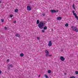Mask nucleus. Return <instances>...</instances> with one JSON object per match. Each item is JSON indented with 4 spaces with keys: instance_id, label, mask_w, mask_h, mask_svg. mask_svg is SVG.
<instances>
[{
    "instance_id": "13",
    "label": "nucleus",
    "mask_w": 78,
    "mask_h": 78,
    "mask_svg": "<svg viewBox=\"0 0 78 78\" xmlns=\"http://www.w3.org/2000/svg\"><path fill=\"white\" fill-rule=\"evenodd\" d=\"M39 20H37V24H39Z\"/></svg>"
},
{
    "instance_id": "5",
    "label": "nucleus",
    "mask_w": 78,
    "mask_h": 78,
    "mask_svg": "<svg viewBox=\"0 0 78 78\" xmlns=\"http://www.w3.org/2000/svg\"><path fill=\"white\" fill-rule=\"evenodd\" d=\"M50 11L51 12V13H54L56 12V11L55 9L51 10Z\"/></svg>"
},
{
    "instance_id": "34",
    "label": "nucleus",
    "mask_w": 78,
    "mask_h": 78,
    "mask_svg": "<svg viewBox=\"0 0 78 78\" xmlns=\"http://www.w3.org/2000/svg\"><path fill=\"white\" fill-rule=\"evenodd\" d=\"M52 56V55H49V57L51 56Z\"/></svg>"
},
{
    "instance_id": "33",
    "label": "nucleus",
    "mask_w": 78,
    "mask_h": 78,
    "mask_svg": "<svg viewBox=\"0 0 78 78\" xmlns=\"http://www.w3.org/2000/svg\"><path fill=\"white\" fill-rule=\"evenodd\" d=\"M56 12H58V11H59V10H56Z\"/></svg>"
},
{
    "instance_id": "38",
    "label": "nucleus",
    "mask_w": 78,
    "mask_h": 78,
    "mask_svg": "<svg viewBox=\"0 0 78 78\" xmlns=\"http://www.w3.org/2000/svg\"><path fill=\"white\" fill-rule=\"evenodd\" d=\"M0 3H2V1H0Z\"/></svg>"
},
{
    "instance_id": "1",
    "label": "nucleus",
    "mask_w": 78,
    "mask_h": 78,
    "mask_svg": "<svg viewBox=\"0 0 78 78\" xmlns=\"http://www.w3.org/2000/svg\"><path fill=\"white\" fill-rule=\"evenodd\" d=\"M47 22L45 21H42L40 22L38 25V27L40 29H43L44 27H43L44 26V25Z\"/></svg>"
},
{
    "instance_id": "18",
    "label": "nucleus",
    "mask_w": 78,
    "mask_h": 78,
    "mask_svg": "<svg viewBox=\"0 0 78 78\" xmlns=\"http://www.w3.org/2000/svg\"><path fill=\"white\" fill-rule=\"evenodd\" d=\"M44 76L46 78H48V76H47V75L45 74L44 75Z\"/></svg>"
},
{
    "instance_id": "24",
    "label": "nucleus",
    "mask_w": 78,
    "mask_h": 78,
    "mask_svg": "<svg viewBox=\"0 0 78 78\" xmlns=\"http://www.w3.org/2000/svg\"><path fill=\"white\" fill-rule=\"evenodd\" d=\"M10 17H13V15L12 14H11L10 15Z\"/></svg>"
},
{
    "instance_id": "25",
    "label": "nucleus",
    "mask_w": 78,
    "mask_h": 78,
    "mask_svg": "<svg viewBox=\"0 0 78 78\" xmlns=\"http://www.w3.org/2000/svg\"><path fill=\"white\" fill-rule=\"evenodd\" d=\"M13 23H16V21L14 20L13 21Z\"/></svg>"
},
{
    "instance_id": "10",
    "label": "nucleus",
    "mask_w": 78,
    "mask_h": 78,
    "mask_svg": "<svg viewBox=\"0 0 78 78\" xmlns=\"http://www.w3.org/2000/svg\"><path fill=\"white\" fill-rule=\"evenodd\" d=\"M20 56L21 57H23L24 56V54L23 53H21L20 54Z\"/></svg>"
},
{
    "instance_id": "30",
    "label": "nucleus",
    "mask_w": 78,
    "mask_h": 78,
    "mask_svg": "<svg viewBox=\"0 0 78 78\" xmlns=\"http://www.w3.org/2000/svg\"><path fill=\"white\" fill-rule=\"evenodd\" d=\"M42 15L43 16H45V13H43Z\"/></svg>"
},
{
    "instance_id": "27",
    "label": "nucleus",
    "mask_w": 78,
    "mask_h": 78,
    "mask_svg": "<svg viewBox=\"0 0 78 78\" xmlns=\"http://www.w3.org/2000/svg\"><path fill=\"white\" fill-rule=\"evenodd\" d=\"M8 68L9 69H10V66H9V65H8Z\"/></svg>"
},
{
    "instance_id": "29",
    "label": "nucleus",
    "mask_w": 78,
    "mask_h": 78,
    "mask_svg": "<svg viewBox=\"0 0 78 78\" xmlns=\"http://www.w3.org/2000/svg\"><path fill=\"white\" fill-rule=\"evenodd\" d=\"M40 39V37H37V39L38 40H39V39Z\"/></svg>"
},
{
    "instance_id": "12",
    "label": "nucleus",
    "mask_w": 78,
    "mask_h": 78,
    "mask_svg": "<svg viewBox=\"0 0 78 78\" xmlns=\"http://www.w3.org/2000/svg\"><path fill=\"white\" fill-rule=\"evenodd\" d=\"M44 30H47V26H45L44 28H43Z\"/></svg>"
},
{
    "instance_id": "35",
    "label": "nucleus",
    "mask_w": 78,
    "mask_h": 78,
    "mask_svg": "<svg viewBox=\"0 0 78 78\" xmlns=\"http://www.w3.org/2000/svg\"><path fill=\"white\" fill-rule=\"evenodd\" d=\"M1 73H2V71L0 70V74H1Z\"/></svg>"
},
{
    "instance_id": "28",
    "label": "nucleus",
    "mask_w": 78,
    "mask_h": 78,
    "mask_svg": "<svg viewBox=\"0 0 78 78\" xmlns=\"http://www.w3.org/2000/svg\"><path fill=\"white\" fill-rule=\"evenodd\" d=\"M42 32L43 33H44V32H45V30H42Z\"/></svg>"
},
{
    "instance_id": "15",
    "label": "nucleus",
    "mask_w": 78,
    "mask_h": 78,
    "mask_svg": "<svg viewBox=\"0 0 78 78\" xmlns=\"http://www.w3.org/2000/svg\"><path fill=\"white\" fill-rule=\"evenodd\" d=\"M15 12H18V9H16L15 10Z\"/></svg>"
},
{
    "instance_id": "6",
    "label": "nucleus",
    "mask_w": 78,
    "mask_h": 78,
    "mask_svg": "<svg viewBox=\"0 0 78 78\" xmlns=\"http://www.w3.org/2000/svg\"><path fill=\"white\" fill-rule=\"evenodd\" d=\"M51 45H52V43H51V41H49V44H48V46L50 47V46H51Z\"/></svg>"
},
{
    "instance_id": "26",
    "label": "nucleus",
    "mask_w": 78,
    "mask_h": 78,
    "mask_svg": "<svg viewBox=\"0 0 78 78\" xmlns=\"http://www.w3.org/2000/svg\"><path fill=\"white\" fill-rule=\"evenodd\" d=\"M1 21H2V22H4V20L2 19L1 20Z\"/></svg>"
},
{
    "instance_id": "17",
    "label": "nucleus",
    "mask_w": 78,
    "mask_h": 78,
    "mask_svg": "<svg viewBox=\"0 0 78 78\" xmlns=\"http://www.w3.org/2000/svg\"><path fill=\"white\" fill-rule=\"evenodd\" d=\"M45 53H48L49 52H48V50H46L45 51Z\"/></svg>"
},
{
    "instance_id": "9",
    "label": "nucleus",
    "mask_w": 78,
    "mask_h": 78,
    "mask_svg": "<svg viewBox=\"0 0 78 78\" xmlns=\"http://www.w3.org/2000/svg\"><path fill=\"white\" fill-rule=\"evenodd\" d=\"M62 19V18L61 17H57V20H61Z\"/></svg>"
},
{
    "instance_id": "32",
    "label": "nucleus",
    "mask_w": 78,
    "mask_h": 78,
    "mask_svg": "<svg viewBox=\"0 0 78 78\" xmlns=\"http://www.w3.org/2000/svg\"><path fill=\"white\" fill-rule=\"evenodd\" d=\"M73 14H75V11H73Z\"/></svg>"
},
{
    "instance_id": "22",
    "label": "nucleus",
    "mask_w": 78,
    "mask_h": 78,
    "mask_svg": "<svg viewBox=\"0 0 78 78\" xmlns=\"http://www.w3.org/2000/svg\"><path fill=\"white\" fill-rule=\"evenodd\" d=\"M4 29L5 30H7V29H8V28L6 27H4Z\"/></svg>"
},
{
    "instance_id": "39",
    "label": "nucleus",
    "mask_w": 78,
    "mask_h": 78,
    "mask_svg": "<svg viewBox=\"0 0 78 78\" xmlns=\"http://www.w3.org/2000/svg\"><path fill=\"white\" fill-rule=\"evenodd\" d=\"M65 75H66V73H65Z\"/></svg>"
},
{
    "instance_id": "19",
    "label": "nucleus",
    "mask_w": 78,
    "mask_h": 78,
    "mask_svg": "<svg viewBox=\"0 0 78 78\" xmlns=\"http://www.w3.org/2000/svg\"><path fill=\"white\" fill-rule=\"evenodd\" d=\"M9 66L11 67H12V64L9 65Z\"/></svg>"
},
{
    "instance_id": "23",
    "label": "nucleus",
    "mask_w": 78,
    "mask_h": 78,
    "mask_svg": "<svg viewBox=\"0 0 78 78\" xmlns=\"http://www.w3.org/2000/svg\"><path fill=\"white\" fill-rule=\"evenodd\" d=\"M75 73L76 75H78V72L77 71H75Z\"/></svg>"
},
{
    "instance_id": "3",
    "label": "nucleus",
    "mask_w": 78,
    "mask_h": 78,
    "mask_svg": "<svg viewBox=\"0 0 78 78\" xmlns=\"http://www.w3.org/2000/svg\"><path fill=\"white\" fill-rule=\"evenodd\" d=\"M60 59L62 61H64L65 60V58H64L63 56H61L60 58Z\"/></svg>"
},
{
    "instance_id": "11",
    "label": "nucleus",
    "mask_w": 78,
    "mask_h": 78,
    "mask_svg": "<svg viewBox=\"0 0 78 78\" xmlns=\"http://www.w3.org/2000/svg\"><path fill=\"white\" fill-rule=\"evenodd\" d=\"M49 54H50V53H49V52L47 53L46 54V57H48V56H49V55H48Z\"/></svg>"
},
{
    "instance_id": "14",
    "label": "nucleus",
    "mask_w": 78,
    "mask_h": 78,
    "mask_svg": "<svg viewBox=\"0 0 78 78\" xmlns=\"http://www.w3.org/2000/svg\"><path fill=\"white\" fill-rule=\"evenodd\" d=\"M73 8L74 9H75V5L74 4H73Z\"/></svg>"
},
{
    "instance_id": "31",
    "label": "nucleus",
    "mask_w": 78,
    "mask_h": 78,
    "mask_svg": "<svg viewBox=\"0 0 78 78\" xmlns=\"http://www.w3.org/2000/svg\"><path fill=\"white\" fill-rule=\"evenodd\" d=\"M7 62H9V59H8L7 60Z\"/></svg>"
},
{
    "instance_id": "7",
    "label": "nucleus",
    "mask_w": 78,
    "mask_h": 78,
    "mask_svg": "<svg viewBox=\"0 0 78 78\" xmlns=\"http://www.w3.org/2000/svg\"><path fill=\"white\" fill-rule=\"evenodd\" d=\"M74 16H75V18H76V19H77V20H78V16H77L76 15V13H74L73 14Z\"/></svg>"
},
{
    "instance_id": "37",
    "label": "nucleus",
    "mask_w": 78,
    "mask_h": 78,
    "mask_svg": "<svg viewBox=\"0 0 78 78\" xmlns=\"http://www.w3.org/2000/svg\"><path fill=\"white\" fill-rule=\"evenodd\" d=\"M40 76H41V75H39L38 76V77H40Z\"/></svg>"
},
{
    "instance_id": "20",
    "label": "nucleus",
    "mask_w": 78,
    "mask_h": 78,
    "mask_svg": "<svg viewBox=\"0 0 78 78\" xmlns=\"http://www.w3.org/2000/svg\"><path fill=\"white\" fill-rule=\"evenodd\" d=\"M76 78L75 76H73L70 77V78Z\"/></svg>"
},
{
    "instance_id": "36",
    "label": "nucleus",
    "mask_w": 78,
    "mask_h": 78,
    "mask_svg": "<svg viewBox=\"0 0 78 78\" xmlns=\"http://www.w3.org/2000/svg\"><path fill=\"white\" fill-rule=\"evenodd\" d=\"M50 19L48 18V20H50Z\"/></svg>"
},
{
    "instance_id": "4",
    "label": "nucleus",
    "mask_w": 78,
    "mask_h": 78,
    "mask_svg": "<svg viewBox=\"0 0 78 78\" xmlns=\"http://www.w3.org/2000/svg\"><path fill=\"white\" fill-rule=\"evenodd\" d=\"M27 8L28 11H31V7H30V6H27Z\"/></svg>"
},
{
    "instance_id": "8",
    "label": "nucleus",
    "mask_w": 78,
    "mask_h": 78,
    "mask_svg": "<svg viewBox=\"0 0 78 78\" xmlns=\"http://www.w3.org/2000/svg\"><path fill=\"white\" fill-rule=\"evenodd\" d=\"M15 36H16V37H19V38H20V34H19L18 33H16Z\"/></svg>"
},
{
    "instance_id": "21",
    "label": "nucleus",
    "mask_w": 78,
    "mask_h": 78,
    "mask_svg": "<svg viewBox=\"0 0 78 78\" xmlns=\"http://www.w3.org/2000/svg\"><path fill=\"white\" fill-rule=\"evenodd\" d=\"M65 25L66 27H68L69 26V24L68 23H66Z\"/></svg>"
},
{
    "instance_id": "16",
    "label": "nucleus",
    "mask_w": 78,
    "mask_h": 78,
    "mask_svg": "<svg viewBox=\"0 0 78 78\" xmlns=\"http://www.w3.org/2000/svg\"><path fill=\"white\" fill-rule=\"evenodd\" d=\"M51 70H48V73H51Z\"/></svg>"
},
{
    "instance_id": "2",
    "label": "nucleus",
    "mask_w": 78,
    "mask_h": 78,
    "mask_svg": "<svg viewBox=\"0 0 78 78\" xmlns=\"http://www.w3.org/2000/svg\"><path fill=\"white\" fill-rule=\"evenodd\" d=\"M71 28H72L73 31H74L77 32H78V29H77L76 27L72 26H71Z\"/></svg>"
}]
</instances>
